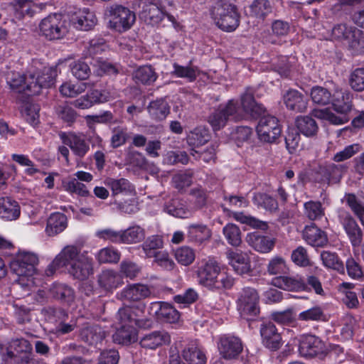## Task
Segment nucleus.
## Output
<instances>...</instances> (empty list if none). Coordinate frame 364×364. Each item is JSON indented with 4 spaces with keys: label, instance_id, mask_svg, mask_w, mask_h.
Wrapping results in <instances>:
<instances>
[{
    "label": "nucleus",
    "instance_id": "1",
    "mask_svg": "<svg viewBox=\"0 0 364 364\" xmlns=\"http://www.w3.org/2000/svg\"><path fill=\"white\" fill-rule=\"evenodd\" d=\"M331 104L336 113L328 109L315 110V117L335 125L348 122L351 118L350 114L353 109L352 95L348 91H337L333 95Z\"/></svg>",
    "mask_w": 364,
    "mask_h": 364
},
{
    "label": "nucleus",
    "instance_id": "2",
    "mask_svg": "<svg viewBox=\"0 0 364 364\" xmlns=\"http://www.w3.org/2000/svg\"><path fill=\"white\" fill-rule=\"evenodd\" d=\"M197 277L199 284L210 290L230 289L234 284V279L220 273L218 263L213 259H209L198 267Z\"/></svg>",
    "mask_w": 364,
    "mask_h": 364
},
{
    "label": "nucleus",
    "instance_id": "3",
    "mask_svg": "<svg viewBox=\"0 0 364 364\" xmlns=\"http://www.w3.org/2000/svg\"><path fill=\"white\" fill-rule=\"evenodd\" d=\"M210 14L215 25L224 31H233L240 25V16L233 4L217 1L211 6Z\"/></svg>",
    "mask_w": 364,
    "mask_h": 364
},
{
    "label": "nucleus",
    "instance_id": "4",
    "mask_svg": "<svg viewBox=\"0 0 364 364\" xmlns=\"http://www.w3.org/2000/svg\"><path fill=\"white\" fill-rule=\"evenodd\" d=\"M105 14L108 19L107 27L119 33L129 31L136 22L135 13L122 5L107 6Z\"/></svg>",
    "mask_w": 364,
    "mask_h": 364
},
{
    "label": "nucleus",
    "instance_id": "5",
    "mask_svg": "<svg viewBox=\"0 0 364 364\" xmlns=\"http://www.w3.org/2000/svg\"><path fill=\"white\" fill-rule=\"evenodd\" d=\"M40 33L49 41L63 38L68 32V22L60 14H51L39 23Z\"/></svg>",
    "mask_w": 364,
    "mask_h": 364
},
{
    "label": "nucleus",
    "instance_id": "6",
    "mask_svg": "<svg viewBox=\"0 0 364 364\" xmlns=\"http://www.w3.org/2000/svg\"><path fill=\"white\" fill-rule=\"evenodd\" d=\"M242 118L243 114L241 113L237 103L231 100L225 106H220L218 109L214 110L209 115L208 122L213 130L217 131L223 128L229 119L238 122Z\"/></svg>",
    "mask_w": 364,
    "mask_h": 364
},
{
    "label": "nucleus",
    "instance_id": "7",
    "mask_svg": "<svg viewBox=\"0 0 364 364\" xmlns=\"http://www.w3.org/2000/svg\"><path fill=\"white\" fill-rule=\"evenodd\" d=\"M259 296L256 289L245 287L240 293L237 300V310L242 318L255 320L259 314Z\"/></svg>",
    "mask_w": 364,
    "mask_h": 364
},
{
    "label": "nucleus",
    "instance_id": "8",
    "mask_svg": "<svg viewBox=\"0 0 364 364\" xmlns=\"http://www.w3.org/2000/svg\"><path fill=\"white\" fill-rule=\"evenodd\" d=\"M347 166L343 164L324 163L314 170V178L316 183L330 185L340 182Z\"/></svg>",
    "mask_w": 364,
    "mask_h": 364
},
{
    "label": "nucleus",
    "instance_id": "9",
    "mask_svg": "<svg viewBox=\"0 0 364 364\" xmlns=\"http://www.w3.org/2000/svg\"><path fill=\"white\" fill-rule=\"evenodd\" d=\"M257 132L261 141L272 143L280 136L282 128L275 117L267 115L260 118L257 126Z\"/></svg>",
    "mask_w": 364,
    "mask_h": 364
},
{
    "label": "nucleus",
    "instance_id": "10",
    "mask_svg": "<svg viewBox=\"0 0 364 364\" xmlns=\"http://www.w3.org/2000/svg\"><path fill=\"white\" fill-rule=\"evenodd\" d=\"M166 16L169 21L174 23L173 16L165 12L161 7L153 2H144L139 17L146 23L151 26L159 24Z\"/></svg>",
    "mask_w": 364,
    "mask_h": 364
},
{
    "label": "nucleus",
    "instance_id": "11",
    "mask_svg": "<svg viewBox=\"0 0 364 364\" xmlns=\"http://www.w3.org/2000/svg\"><path fill=\"white\" fill-rule=\"evenodd\" d=\"M299 352L303 357L313 358L325 354L326 347L318 337L313 335H305L299 341Z\"/></svg>",
    "mask_w": 364,
    "mask_h": 364
},
{
    "label": "nucleus",
    "instance_id": "12",
    "mask_svg": "<svg viewBox=\"0 0 364 364\" xmlns=\"http://www.w3.org/2000/svg\"><path fill=\"white\" fill-rule=\"evenodd\" d=\"M14 16L18 21L32 18L41 13L46 6V4H36L32 0H14L11 3Z\"/></svg>",
    "mask_w": 364,
    "mask_h": 364
},
{
    "label": "nucleus",
    "instance_id": "13",
    "mask_svg": "<svg viewBox=\"0 0 364 364\" xmlns=\"http://www.w3.org/2000/svg\"><path fill=\"white\" fill-rule=\"evenodd\" d=\"M111 98L110 92L105 90H91L86 95L71 102L74 107L86 109L92 107L95 104L103 103Z\"/></svg>",
    "mask_w": 364,
    "mask_h": 364
},
{
    "label": "nucleus",
    "instance_id": "14",
    "mask_svg": "<svg viewBox=\"0 0 364 364\" xmlns=\"http://www.w3.org/2000/svg\"><path fill=\"white\" fill-rule=\"evenodd\" d=\"M338 217L352 246L359 247L363 241V231L355 219L348 212H342Z\"/></svg>",
    "mask_w": 364,
    "mask_h": 364
},
{
    "label": "nucleus",
    "instance_id": "15",
    "mask_svg": "<svg viewBox=\"0 0 364 364\" xmlns=\"http://www.w3.org/2000/svg\"><path fill=\"white\" fill-rule=\"evenodd\" d=\"M259 331L264 346L272 351L280 348L282 345V336L273 322H263Z\"/></svg>",
    "mask_w": 364,
    "mask_h": 364
},
{
    "label": "nucleus",
    "instance_id": "16",
    "mask_svg": "<svg viewBox=\"0 0 364 364\" xmlns=\"http://www.w3.org/2000/svg\"><path fill=\"white\" fill-rule=\"evenodd\" d=\"M145 309L144 303L124 305L118 310L117 318L122 325L134 326L138 317L144 316Z\"/></svg>",
    "mask_w": 364,
    "mask_h": 364
},
{
    "label": "nucleus",
    "instance_id": "17",
    "mask_svg": "<svg viewBox=\"0 0 364 364\" xmlns=\"http://www.w3.org/2000/svg\"><path fill=\"white\" fill-rule=\"evenodd\" d=\"M225 255L229 264L237 274L243 275L252 271L250 258L247 253L238 250L230 249L227 250Z\"/></svg>",
    "mask_w": 364,
    "mask_h": 364
},
{
    "label": "nucleus",
    "instance_id": "18",
    "mask_svg": "<svg viewBox=\"0 0 364 364\" xmlns=\"http://www.w3.org/2000/svg\"><path fill=\"white\" fill-rule=\"evenodd\" d=\"M241 105L243 111L253 118L261 117L266 111L263 105L255 100V90L252 87H247L241 96Z\"/></svg>",
    "mask_w": 364,
    "mask_h": 364
},
{
    "label": "nucleus",
    "instance_id": "19",
    "mask_svg": "<svg viewBox=\"0 0 364 364\" xmlns=\"http://www.w3.org/2000/svg\"><path fill=\"white\" fill-rule=\"evenodd\" d=\"M218 349L224 358L232 359L242 351L243 347L239 338L225 336L220 338Z\"/></svg>",
    "mask_w": 364,
    "mask_h": 364
},
{
    "label": "nucleus",
    "instance_id": "20",
    "mask_svg": "<svg viewBox=\"0 0 364 364\" xmlns=\"http://www.w3.org/2000/svg\"><path fill=\"white\" fill-rule=\"evenodd\" d=\"M151 291L148 286L141 284H129L119 294V298L129 301H139L149 297Z\"/></svg>",
    "mask_w": 364,
    "mask_h": 364
},
{
    "label": "nucleus",
    "instance_id": "21",
    "mask_svg": "<svg viewBox=\"0 0 364 364\" xmlns=\"http://www.w3.org/2000/svg\"><path fill=\"white\" fill-rule=\"evenodd\" d=\"M272 284L277 288L289 291H299L306 289L305 281L298 276L276 277L272 280Z\"/></svg>",
    "mask_w": 364,
    "mask_h": 364
},
{
    "label": "nucleus",
    "instance_id": "22",
    "mask_svg": "<svg viewBox=\"0 0 364 364\" xmlns=\"http://www.w3.org/2000/svg\"><path fill=\"white\" fill-rule=\"evenodd\" d=\"M43 312L47 316L48 319H58L60 321L59 325L57 327V331L61 334L68 333L73 331L75 328V324L65 323L64 321L68 318V315L67 312L61 308H55L53 306H48L43 309Z\"/></svg>",
    "mask_w": 364,
    "mask_h": 364
},
{
    "label": "nucleus",
    "instance_id": "23",
    "mask_svg": "<svg viewBox=\"0 0 364 364\" xmlns=\"http://www.w3.org/2000/svg\"><path fill=\"white\" fill-rule=\"evenodd\" d=\"M38 257L30 252H23L19 254L16 258L13 260L10 264L11 271L16 275H22V269H21V264H26V270L24 272L28 271V272H35V266L38 264Z\"/></svg>",
    "mask_w": 364,
    "mask_h": 364
},
{
    "label": "nucleus",
    "instance_id": "24",
    "mask_svg": "<svg viewBox=\"0 0 364 364\" xmlns=\"http://www.w3.org/2000/svg\"><path fill=\"white\" fill-rule=\"evenodd\" d=\"M170 335L165 331H156L144 335L139 341L140 346L144 348L156 349L163 345L169 344Z\"/></svg>",
    "mask_w": 364,
    "mask_h": 364
},
{
    "label": "nucleus",
    "instance_id": "25",
    "mask_svg": "<svg viewBox=\"0 0 364 364\" xmlns=\"http://www.w3.org/2000/svg\"><path fill=\"white\" fill-rule=\"evenodd\" d=\"M99 286L105 291H112L123 284V279L119 273L112 269H105L97 276Z\"/></svg>",
    "mask_w": 364,
    "mask_h": 364
},
{
    "label": "nucleus",
    "instance_id": "26",
    "mask_svg": "<svg viewBox=\"0 0 364 364\" xmlns=\"http://www.w3.org/2000/svg\"><path fill=\"white\" fill-rule=\"evenodd\" d=\"M284 102L289 109L296 112L306 111L308 99L306 96L296 90H289L284 95Z\"/></svg>",
    "mask_w": 364,
    "mask_h": 364
},
{
    "label": "nucleus",
    "instance_id": "27",
    "mask_svg": "<svg viewBox=\"0 0 364 364\" xmlns=\"http://www.w3.org/2000/svg\"><path fill=\"white\" fill-rule=\"evenodd\" d=\"M70 22L78 30H91L97 23V18L93 13L88 9L79 10L70 17Z\"/></svg>",
    "mask_w": 364,
    "mask_h": 364
},
{
    "label": "nucleus",
    "instance_id": "28",
    "mask_svg": "<svg viewBox=\"0 0 364 364\" xmlns=\"http://www.w3.org/2000/svg\"><path fill=\"white\" fill-rule=\"evenodd\" d=\"M303 238L313 247H323L328 242L326 232L318 228L315 224L306 225L303 230Z\"/></svg>",
    "mask_w": 364,
    "mask_h": 364
},
{
    "label": "nucleus",
    "instance_id": "29",
    "mask_svg": "<svg viewBox=\"0 0 364 364\" xmlns=\"http://www.w3.org/2000/svg\"><path fill=\"white\" fill-rule=\"evenodd\" d=\"M92 271L91 259L85 256L81 257L77 261L72 263L68 269L69 274L79 280L86 279L92 274Z\"/></svg>",
    "mask_w": 364,
    "mask_h": 364
},
{
    "label": "nucleus",
    "instance_id": "30",
    "mask_svg": "<svg viewBox=\"0 0 364 364\" xmlns=\"http://www.w3.org/2000/svg\"><path fill=\"white\" fill-rule=\"evenodd\" d=\"M247 241L252 248L262 253L269 252L275 244L274 239L256 232L249 234Z\"/></svg>",
    "mask_w": 364,
    "mask_h": 364
},
{
    "label": "nucleus",
    "instance_id": "31",
    "mask_svg": "<svg viewBox=\"0 0 364 364\" xmlns=\"http://www.w3.org/2000/svg\"><path fill=\"white\" fill-rule=\"evenodd\" d=\"M33 354V347L28 341L21 338L11 339L7 348V355L10 358H19L21 355Z\"/></svg>",
    "mask_w": 364,
    "mask_h": 364
},
{
    "label": "nucleus",
    "instance_id": "32",
    "mask_svg": "<svg viewBox=\"0 0 364 364\" xmlns=\"http://www.w3.org/2000/svg\"><path fill=\"white\" fill-rule=\"evenodd\" d=\"M134 80L137 84L150 86L157 80L159 75L151 65H145L136 68L132 74Z\"/></svg>",
    "mask_w": 364,
    "mask_h": 364
},
{
    "label": "nucleus",
    "instance_id": "33",
    "mask_svg": "<svg viewBox=\"0 0 364 364\" xmlns=\"http://www.w3.org/2000/svg\"><path fill=\"white\" fill-rule=\"evenodd\" d=\"M105 336V331L99 325L85 326L80 331V339L90 346L101 343Z\"/></svg>",
    "mask_w": 364,
    "mask_h": 364
},
{
    "label": "nucleus",
    "instance_id": "34",
    "mask_svg": "<svg viewBox=\"0 0 364 364\" xmlns=\"http://www.w3.org/2000/svg\"><path fill=\"white\" fill-rule=\"evenodd\" d=\"M18 203L9 197L0 198V217L7 220H16L20 215Z\"/></svg>",
    "mask_w": 364,
    "mask_h": 364
},
{
    "label": "nucleus",
    "instance_id": "35",
    "mask_svg": "<svg viewBox=\"0 0 364 364\" xmlns=\"http://www.w3.org/2000/svg\"><path fill=\"white\" fill-rule=\"evenodd\" d=\"M182 355L188 364H205L206 363L205 355L196 342L187 344L183 350Z\"/></svg>",
    "mask_w": 364,
    "mask_h": 364
},
{
    "label": "nucleus",
    "instance_id": "36",
    "mask_svg": "<svg viewBox=\"0 0 364 364\" xmlns=\"http://www.w3.org/2000/svg\"><path fill=\"white\" fill-rule=\"evenodd\" d=\"M164 210L173 216L186 218L191 215V210L187 208L186 202L180 198H172L167 201Z\"/></svg>",
    "mask_w": 364,
    "mask_h": 364
},
{
    "label": "nucleus",
    "instance_id": "37",
    "mask_svg": "<svg viewBox=\"0 0 364 364\" xmlns=\"http://www.w3.org/2000/svg\"><path fill=\"white\" fill-rule=\"evenodd\" d=\"M113 341L120 345H130L134 343L136 338V330L134 326H124L118 328L112 336Z\"/></svg>",
    "mask_w": 364,
    "mask_h": 364
},
{
    "label": "nucleus",
    "instance_id": "38",
    "mask_svg": "<svg viewBox=\"0 0 364 364\" xmlns=\"http://www.w3.org/2000/svg\"><path fill=\"white\" fill-rule=\"evenodd\" d=\"M67 227V217L63 213H55L47 220L46 231L49 236L63 232Z\"/></svg>",
    "mask_w": 364,
    "mask_h": 364
},
{
    "label": "nucleus",
    "instance_id": "39",
    "mask_svg": "<svg viewBox=\"0 0 364 364\" xmlns=\"http://www.w3.org/2000/svg\"><path fill=\"white\" fill-rule=\"evenodd\" d=\"M51 296L61 302L70 304L74 301V290L65 284L55 283L50 289Z\"/></svg>",
    "mask_w": 364,
    "mask_h": 364
},
{
    "label": "nucleus",
    "instance_id": "40",
    "mask_svg": "<svg viewBox=\"0 0 364 364\" xmlns=\"http://www.w3.org/2000/svg\"><path fill=\"white\" fill-rule=\"evenodd\" d=\"M84 255L80 254V249L75 245H67L56 256V262L59 260L63 267L71 265Z\"/></svg>",
    "mask_w": 364,
    "mask_h": 364
},
{
    "label": "nucleus",
    "instance_id": "41",
    "mask_svg": "<svg viewBox=\"0 0 364 364\" xmlns=\"http://www.w3.org/2000/svg\"><path fill=\"white\" fill-rule=\"evenodd\" d=\"M150 115L157 121H162L170 112V107L164 99H157L150 102L148 106Z\"/></svg>",
    "mask_w": 364,
    "mask_h": 364
},
{
    "label": "nucleus",
    "instance_id": "42",
    "mask_svg": "<svg viewBox=\"0 0 364 364\" xmlns=\"http://www.w3.org/2000/svg\"><path fill=\"white\" fill-rule=\"evenodd\" d=\"M61 139L63 142L69 146L74 154L80 158L83 157L89 150V145L80 137L77 136L68 137L65 136V134H63Z\"/></svg>",
    "mask_w": 364,
    "mask_h": 364
},
{
    "label": "nucleus",
    "instance_id": "43",
    "mask_svg": "<svg viewBox=\"0 0 364 364\" xmlns=\"http://www.w3.org/2000/svg\"><path fill=\"white\" fill-rule=\"evenodd\" d=\"M296 124L298 130L306 136H314L318 131L316 120L309 116L298 117Z\"/></svg>",
    "mask_w": 364,
    "mask_h": 364
},
{
    "label": "nucleus",
    "instance_id": "44",
    "mask_svg": "<svg viewBox=\"0 0 364 364\" xmlns=\"http://www.w3.org/2000/svg\"><path fill=\"white\" fill-rule=\"evenodd\" d=\"M187 236L192 242L202 243L210 237L211 232L205 225H191L188 228Z\"/></svg>",
    "mask_w": 364,
    "mask_h": 364
},
{
    "label": "nucleus",
    "instance_id": "45",
    "mask_svg": "<svg viewBox=\"0 0 364 364\" xmlns=\"http://www.w3.org/2000/svg\"><path fill=\"white\" fill-rule=\"evenodd\" d=\"M251 16L264 20L272 11V5L269 0H254L250 6Z\"/></svg>",
    "mask_w": 364,
    "mask_h": 364
},
{
    "label": "nucleus",
    "instance_id": "46",
    "mask_svg": "<svg viewBox=\"0 0 364 364\" xmlns=\"http://www.w3.org/2000/svg\"><path fill=\"white\" fill-rule=\"evenodd\" d=\"M73 106L68 103H63L55 107V111L57 117L63 122L71 126L78 117V114L73 107Z\"/></svg>",
    "mask_w": 364,
    "mask_h": 364
},
{
    "label": "nucleus",
    "instance_id": "47",
    "mask_svg": "<svg viewBox=\"0 0 364 364\" xmlns=\"http://www.w3.org/2000/svg\"><path fill=\"white\" fill-rule=\"evenodd\" d=\"M144 237L145 231L139 225L122 231V243L135 244L141 242Z\"/></svg>",
    "mask_w": 364,
    "mask_h": 364
},
{
    "label": "nucleus",
    "instance_id": "48",
    "mask_svg": "<svg viewBox=\"0 0 364 364\" xmlns=\"http://www.w3.org/2000/svg\"><path fill=\"white\" fill-rule=\"evenodd\" d=\"M210 136L208 129L198 127L191 131L187 136V141L191 146H202L210 140Z\"/></svg>",
    "mask_w": 364,
    "mask_h": 364
},
{
    "label": "nucleus",
    "instance_id": "49",
    "mask_svg": "<svg viewBox=\"0 0 364 364\" xmlns=\"http://www.w3.org/2000/svg\"><path fill=\"white\" fill-rule=\"evenodd\" d=\"M105 183L111 189L113 196L121 193H129L132 191L130 183L127 179L124 178L119 179L108 178L106 179Z\"/></svg>",
    "mask_w": 364,
    "mask_h": 364
},
{
    "label": "nucleus",
    "instance_id": "50",
    "mask_svg": "<svg viewBox=\"0 0 364 364\" xmlns=\"http://www.w3.org/2000/svg\"><path fill=\"white\" fill-rule=\"evenodd\" d=\"M311 97L315 104L324 106L332 102L333 95L328 89L321 86H315L311 89Z\"/></svg>",
    "mask_w": 364,
    "mask_h": 364
},
{
    "label": "nucleus",
    "instance_id": "51",
    "mask_svg": "<svg viewBox=\"0 0 364 364\" xmlns=\"http://www.w3.org/2000/svg\"><path fill=\"white\" fill-rule=\"evenodd\" d=\"M357 28L348 26L346 23H338L333 28L331 36L335 40L348 41L355 33L354 31H357Z\"/></svg>",
    "mask_w": 364,
    "mask_h": 364
},
{
    "label": "nucleus",
    "instance_id": "52",
    "mask_svg": "<svg viewBox=\"0 0 364 364\" xmlns=\"http://www.w3.org/2000/svg\"><path fill=\"white\" fill-rule=\"evenodd\" d=\"M223 234L228 242L233 247H239L242 243L241 231L238 226L228 223L223 228Z\"/></svg>",
    "mask_w": 364,
    "mask_h": 364
},
{
    "label": "nucleus",
    "instance_id": "53",
    "mask_svg": "<svg viewBox=\"0 0 364 364\" xmlns=\"http://www.w3.org/2000/svg\"><path fill=\"white\" fill-rule=\"evenodd\" d=\"M321 258L325 267L336 270L339 272H344V266L335 252L330 251H323L321 254Z\"/></svg>",
    "mask_w": 364,
    "mask_h": 364
},
{
    "label": "nucleus",
    "instance_id": "54",
    "mask_svg": "<svg viewBox=\"0 0 364 364\" xmlns=\"http://www.w3.org/2000/svg\"><path fill=\"white\" fill-rule=\"evenodd\" d=\"M163 247V240L158 235L149 237L141 245V247L147 257H152L159 251L157 250Z\"/></svg>",
    "mask_w": 364,
    "mask_h": 364
},
{
    "label": "nucleus",
    "instance_id": "55",
    "mask_svg": "<svg viewBox=\"0 0 364 364\" xmlns=\"http://www.w3.org/2000/svg\"><path fill=\"white\" fill-rule=\"evenodd\" d=\"M344 200L354 214L359 218L361 223L364 225V205L353 193H346Z\"/></svg>",
    "mask_w": 364,
    "mask_h": 364
},
{
    "label": "nucleus",
    "instance_id": "56",
    "mask_svg": "<svg viewBox=\"0 0 364 364\" xmlns=\"http://www.w3.org/2000/svg\"><path fill=\"white\" fill-rule=\"evenodd\" d=\"M70 69L73 75L80 80H87L91 74L90 66L81 60L72 62Z\"/></svg>",
    "mask_w": 364,
    "mask_h": 364
},
{
    "label": "nucleus",
    "instance_id": "57",
    "mask_svg": "<svg viewBox=\"0 0 364 364\" xmlns=\"http://www.w3.org/2000/svg\"><path fill=\"white\" fill-rule=\"evenodd\" d=\"M252 200L257 205L270 211L277 210L278 207L277 200L267 193H257L254 195Z\"/></svg>",
    "mask_w": 364,
    "mask_h": 364
},
{
    "label": "nucleus",
    "instance_id": "58",
    "mask_svg": "<svg viewBox=\"0 0 364 364\" xmlns=\"http://www.w3.org/2000/svg\"><path fill=\"white\" fill-rule=\"evenodd\" d=\"M304 213L309 220H315L324 215V210L321 202L310 200L304 203Z\"/></svg>",
    "mask_w": 364,
    "mask_h": 364
},
{
    "label": "nucleus",
    "instance_id": "59",
    "mask_svg": "<svg viewBox=\"0 0 364 364\" xmlns=\"http://www.w3.org/2000/svg\"><path fill=\"white\" fill-rule=\"evenodd\" d=\"M39 106L36 104L25 102L22 107V113L26 120L33 126L39 122Z\"/></svg>",
    "mask_w": 364,
    "mask_h": 364
},
{
    "label": "nucleus",
    "instance_id": "60",
    "mask_svg": "<svg viewBox=\"0 0 364 364\" xmlns=\"http://www.w3.org/2000/svg\"><path fill=\"white\" fill-rule=\"evenodd\" d=\"M288 269L284 258L281 256L272 258L267 267V271L271 275L285 274Z\"/></svg>",
    "mask_w": 364,
    "mask_h": 364
},
{
    "label": "nucleus",
    "instance_id": "61",
    "mask_svg": "<svg viewBox=\"0 0 364 364\" xmlns=\"http://www.w3.org/2000/svg\"><path fill=\"white\" fill-rule=\"evenodd\" d=\"M129 138L130 136L127 128L121 127H115L112 130V134L110 140L111 146L113 149H117L125 144Z\"/></svg>",
    "mask_w": 364,
    "mask_h": 364
},
{
    "label": "nucleus",
    "instance_id": "62",
    "mask_svg": "<svg viewBox=\"0 0 364 364\" xmlns=\"http://www.w3.org/2000/svg\"><path fill=\"white\" fill-rule=\"evenodd\" d=\"M354 32L352 38L348 41V46L355 55L364 53L363 32L358 28Z\"/></svg>",
    "mask_w": 364,
    "mask_h": 364
},
{
    "label": "nucleus",
    "instance_id": "63",
    "mask_svg": "<svg viewBox=\"0 0 364 364\" xmlns=\"http://www.w3.org/2000/svg\"><path fill=\"white\" fill-rule=\"evenodd\" d=\"M175 258L182 265H190L195 259L194 251L189 247L183 246L175 252Z\"/></svg>",
    "mask_w": 364,
    "mask_h": 364
},
{
    "label": "nucleus",
    "instance_id": "64",
    "mask_svg": "<svg viewBox=\"0 0 364 364\" xmlns=\"http://www.w3.org/2000/svg\"><path fill=\"white\" fill-rule=\"evenodd\" d=\"M350 85L356 92L364 90V68H356L350 74Z\"/></svg>",
    "mask_w": 364,
    "mask_h": 364
}]
</instances>
